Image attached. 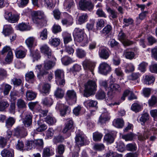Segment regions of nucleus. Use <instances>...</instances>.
Listing matches in <instances>:
<instances>
[{
  "instance_id": "f257e3e1",
  "label": "nucleus",
  "mask_w": 157,
  "mask_h": 157,
  "mask_svg": "<svg viewBox=\"0 0 157 157\" xmlns=\"http://www.w3.org/2000/svg\"><path fill=\"white\" fill-rule=\"evenodd\" d=\"M33 14L34 23L36 24L38 27L41 28L46 26L47 21L43 12L40 11H34Z\"/></svg>"
},
{
  "instance_id": "f03ea898",
  "label": "nucleus",
  "mask_w": 157,
  "mask_h": 157,
  "mask_svg": "<svg viewBox=\"0 0 157 157\" xmlns=\"http://www.w3.org/2000/svg\"><path fill=\"white\" fill-rule=\"evenodd\" d=\"M84 95L87 97L95 94L97 85L95 81L89 80L85 85Z\"/></svg>"
},
{
  "instance_id": "7ed1b4c3",
  "label": "nucleus",
  "mask_w": 157,
  "mask_h": 157,
  "mask_svg": "<svg viewBox=\"0 0 157 157\" xmlns=\"http://www.w3.org/2000/svg\"><path fill=\"white\" fill-rule=\"evenodd\" d=\"M83 30L79 28H76L74 30L73 35L75 40L77 42L80 43L81 45L84 46L87 44L89 42L87 37H84Z\"/></svg>"
},
{
  "instance_id": "20e7f679",
  "label": "nucleus",
  "mask_w": 157,
  "mask_h": 157,
  "mask_svg": "<svg viewBox=\"0 0 157 157\" xmlns=\"http://www.w3.org/2000/svg\"><path fill=\"white\" fill-rule=\"evenodd\" d=\"M79 7L83 10L88 9L89 10H92L94 6L91 2L86 0H81L79 2Z\"/></svg>"
},
{
  "instance_id": "39448f33",
  "label": "nucleus",
  "mask_w": 157,
  "mask_h": 157,
  "mask_svg": "<svg viewBox=\"0 0 157 157\" xmlns=\"http://www.w3.org/2000/svg\"><path fill=\"white\" fill-rule=\"evenodd\" d=\"M5 18L11 23L17 22L19 19V16L17 15H12V13L8 11L6 12L4 15Z\"/></svg>"
},
{
  "instance_id": "423d86ee",
  "label": "nucleus",
  "mask_w": 157,
  "mask_h": 157,
  "mask_svg": "<svg viewBox=\"0 0 157 157\" xmlns=\"http://www.w3.org/2000/svg\"><path fill=\"white\" fill-rule=\"evenodd\" d=\"M111 70L110 66L106 63L104 62L101 63L99 67V71L101 74L107 75Z\"/></svg>"
},
{
  "instance_id": "0eeeda50",
  "label": "nucleus",
  "mask_w": 157,
  "mask_h": 157,
  "mask_svg": "<svg viewBox=\"0 0 157 157\" xmlns=\"http://www.w3.org/2000/svg\"><path fill=\"white\" fill-rule=\"evenodd\" d=\"M33 115L31 113L25 115V117L23 119V123L26 127L30 126L32 124Z\"/></svg>"
},
{
  "instance_id": "6e6552de",
  "label": "nucleus",
  "mask_w": 157,
  "mask_h": 157,
  "mask_svg": "<svg viewBox=\"0 0 157 157\" xmlns=\"http://www.w3.org/2000/svg\"><path fill=\"white\" fill-rule=\"evenodd\" d=\"M83 66L84 69L89 70L93 74V71L95 64L89 60H85L83 63Z\"/></svg>"
},
{
  "instance_id": "1a4fd4ad",
  "label": "nucleus",
  "mask_w": 157,
  "mask_h": 157,
  "mask_svg": "<svg viewBox=\"0 0 157 157\" xmlns=\"http://www.w3.org/2000/svg\"><path fill=\"white\" fill-rule=\"evenodd\" d=\"M41 53L47 55L48 58H50L51 57L52 51L49 47L46 44L41 46L40 48Z\"/></svg>"
},
{
  "instance_id": "9d476101",
  "label": "nucleus",
  "mask_w": 157,
  "mask_h": 157,
  "mask_svg": "<svg viewBox=\"0 0 157 157\" xmlns=\"http://www.w3.org/2000/svg\"><path fill=\"white\" fill-rule=\"evenodd\" d=\"M75 140L78 146H81L84 144V141L85 140V136L83 134H78L76 135Z\"/></svg>"
},
{
  "instance_id": "9b49d317",
  "label": "nucleus",
  "mask_w": 157,
  "mask_h": 157,
  "mask_svg": "<svg viewBox=\"0 0 157 157\" xmlns=\"http://www.w3.org/2000/svg\"><path fill=\"white\" fill-rule=\"evenodd\" d=\"M66 96L69 99L73 100L76 102L77 99L76 94L73 90H68L66 93Z\"/></svg>"
},
{
  "instance_id": "f8f14e48",
  "label": "nucleus",
  "mask_w": 157,
  "mask_h": 157,
  "mask_svg": "<svg viewBox=\"0 0 157 157\" xmlns=\"http://www.w3.org/2000/svg\"><path fill=\"white\" fill-rule=\"evenodd\" d=\"M99 55L101 58L107 59L109 56V54L108 50L104 48L101 49L99 52Z\"/></svg>"
},
{
  "instance_id": "ddd939ff",
  "label": "nucleus",
  "mask_w": 157,
  "mask_h": 157,
  "mask_svg": "<svg viewBox=\"0 0 157 157\" xmlns=\"http://www.w3.org/2000/svg\"><path fill=\"white\" fill-rule=\"evenodd\" d=\"M1 86L0 89L3 90L4 94L5 95H8L12 88V86L9 84H2Z\"/></svg>"
},
{
  "instance_id": "4468645a",
  "label": "nucleus",
  "mask_w": 157,
  "mask_h": 157,
  "mask_svg": "<svg viewBox=\"0 0 157 157\" xmlns=\"http://www.w3.org/2000/svg\"><path fill=\"white\" fill-rule=\"evenodd\" d=\"M61 106L63 107V109L60 110V114L62 116H64L70 113L71 109L69 106L64 105H61Z\"/></svg>"
},
{
  "instance_id": "2eb2a0df",
  "label": "nucleus",
  "mask_w": 157,
  "mask_h": 157,
  "mask_svg": "<svg viewBox=\"0 0 157 157\" xmlns=\"http://www.w3.org/2000/svg\"><path fill=\"white\" fill-rule=\"evenodd\" d=\"M42 66L41 65H38L36 67V70L39 73L37 74V77H39L40 76H43L48 73V72L45 70H41Z\"/></svg>"
},
{
  "instance_id": "dca6fc26",
  "label": "nucleus",
  "mask_w": 157,
  "mask_h": 157,
  "mask_svg": "<svg viewBox=\"0 0 157 157\" xmlns=\"http://www.w3.org/2000/svg\"><path fill=\"white\" fill-rule=\"evenodd\" d=\"M54 95L56 98H62L64 95V90L61 88L58 87L55 91Z\"/></svg>"
},
{
  "instance_id": "f3484780",
  "label": "nucleus",
  "mask_w": 157,
  "mask_h": 157,
  "mask_svg": "<svg viewBox=\"0 0 157 157\" xmlns=\"http://www.w3.org/2000/svg\"><path fill=\"white\" fill-rule=\"evenodd\" d=\"M121 87L118 84H113L111 85L110 87V91L108 93V95H111L110 94L111 91H116L119 92L121 90Z\"/></svg>"
},
{
  "instance_id": "a211bd4d",
  "label": "nucleus",
  "mask_w": 157,
  "mask_h": 157,
  "mask_svg": "<svg viewBox=\"0 0 157 157\" xmlns=\"http://www.w3.org/2000/svg\"><path fill=\"white\" fill-rule=\"evenodd\" d=\"M1 155L2 157H14V152L5 149L1 152Z\"/></svg>"
},
{
  "instance_id": "6ab92c4d",
  "label": "nucleus",
  "mask_w": 157,
  "mask_h": 157,
  "mask_svg": "<svg viewBox=\"0 0 157 157\" xmlns=\"http://www.w3.org/2000/svg\"><path fill=\"white\" fill-rule=\"evenodd\" d=\"M75 3L73 0H65L64 6V8L68 11L73 7Z\"/></svg>"
},
{
  "instance_id": "aec40b11",
  "label": "nucleus",
  "mask_w": 157,
  "mask_h": 157,
  "mask_svg": "<svg viewBox=\"0 0 157 157\" xmlns=\"http://www.w3.org/2000/svg\"><path fill=\"white\" fill-rule=\"evenodd\" d=\"M36 96V94L31 90H28L26 92V96L29 100H32L35 99Z\"/></svg>"
},
{
  "instance_id": "412c9836",
  "label": "nucleus",
  "mask_w": 157,
  "mask_h": 157,
  "mask_svg": "<svg viewBox=\"0 0 157 157\" xmlns=\"http://www.w3.org/2000/svg\"><path fill=\"white\" fill-rule=\"evenodd\" d=\"M55 64L52 61H46L44 63L43 67L44 69L48 70L51 69L54 66Z\"/></svg>"
},
{
  "instance_id": "4be33fe9",
  "label": "nucleus",
  "mask_w": 157,
  "mask_h": 157,
  "mask_svg": "<svg viewBox=\"0 0 157 157\" xmlns=\"http://www.w3.org/2000/svg\"><path fill=\"white\" fill-rule=\"evenodd\" d=\"M113 125L117 128H121L124 126V121L122 119L117 118L114 121Z\"/></svg>"
},
{
  "instance_id": "5701e85b",
  "label": "nucleus",
  "mask_w": 157,
  "mask_h": 157,
  "mask_svg": "<svg viewBox=\"0 0 157 157\" xmlns=\"http://www.w3.org/2000/svg\"><path fill=\"white\" fill-rule=\"evenodd\" d=\"M37 124L38 127L36 130L39 132H41L44 131L47 128V126L45 124H43L41 121H37Z\"/></svg>"
},
{
  "instance_id": "b1692460",
  "label": "nucleus",
  "mask_w": 157,
  "mask_h": 157,
  "mask_svg": "<svg viewBox=\"0 0 157 157\" xmlns=\"http://www.w3.org/2000/svg\"><path fill=\"white\" fill-rule=\"evenodd\" d=\"M15 121L16 119L14 118L9 117L6 120V126L8 128L11 127L15 123Z\"/></svg>"
},
{
  "instance_id": "393cba45",
  "label": "nucleus",
  "mask_w": 157,
  "mask_h": 157,
  "mask_svg": "<svg viewBox=\"0 0 157 157\" xmlns=\"http://www.w3.org/2000/svg\"><path fill=\"white\" fill-rule=\"evenodd\" d=\"M3 32L5 36H8L13 33L12 28L10 25H4Z\"/></svg>"
},
{
  "instance_id": "a878e982",
  "label": "nucleus",
  "mask_w": 157,
  "mask_h": 157,
  "mask_svg": "<svg viewBox=\"0 0 157 157\" xmlns=\"http://www.w3.org/2000/svg\"><path fill=\"white\" fill-rule=\"evenodd\" d=\"M60 40L57 38H51L49 40V44L52 46L56 47L60 44Z\"/></svg>"
},
{
  "instance_id": "bb28decb",
  "label": "nucleus",
  "mask_w": 157,
  "mask_h": 157,
  "mask_svg": "<svg viewBox=\"0 0 157 157\" xmlns=\"http://www.w3.org/2000/svg\"><path fill=\"white\" fill-rule=\"evenodd\" d=\"M61 22L63 25H71L73 23V19L71 16H69L67 18L62 19Z\"/></svg>"
},
{
  "instance_id": "cd10ccee",
  "label": "nucleus",
  "mask_w": 157,
  "mask_h": 157,
  "mask_svg": "<svg viewBox=\"0 0 157 157\" xmlns=\"http://www.w3.org/2000/svg\"><path fill=\"white\" fill-rule=\"evenodd\" d=\"M96 98L99 100H102L105 98L106 96L105 93L101 89L99 90L95 95Z\"/></svg>"
},
{
  "instance_id": "c85d7f7f",
  "label": "nucleus",
  "mask_w": 157,
  "mask_h": 157,
  "mask_svg": "<svg viewBox=\"0 0 157 157\" xmlns=\"http://www.w3.org/2000/svg\"><path fill=\"white\" fill-rule=\"evenodd\" d=\"M73 125V122L72 120H70L66 124L65 127L63 130V133H66L69 130L72 128Z\"/></svg>"
},
{
  "instance_id": "c756f323",
  "label": "nucleus",
  "mask_w": 157,
  "mask_h": 157,
  "mask_svg": "<svg viewBox=\"0 0 157 157\" xmlns=\"http://www.w3.org/2000/svg\"><path fill=\"white\" fill-rule=\"evenodd\" d=\"M53 100L50 98L46 97L43 99L42 102L45 105L50 106L53 103Z\"/></svg>"
},
{
  "instance_id": "7c9ffc66",
  "label": "nucleus",
  "mask_w": 157,
  "mask_h": 157,
  "mask_svg": "<svg viewBox=\"0 0 157 157\" xmlns=\"http://www.w3.org/2000/svg\"><path fill=\"white\" fill-rule=\"evenodd\" d=\"M61 61L63 64L64 65H67L73 62L71 58L67 56L63 57Z\"/></svg>"
},
{
  "instance_id": "2f4dec72",
  "label": "nucleus",
  "mask_w": 157,
  "mask_h": 157,
  "mask_svg": "<svg viewBox=\"0 0 157 157\" xmlns=\"http://www.w3.org/2000/svg\"><path fill=\"white\" fill-rule=\"evenodd\" d=\"M51 88L49 84L45 83L42 86V89L40 90L41 92L44 94H48Z\"/></svg>"
},
{
  "instance_id": "473e14b6",
  "label": "nucleus",
  "mask_w": 157,
  "mask_h": 157,
  "mask_svg": "<svg viewBox=\"0 0 157 157\" xmlns=\"http://www.w3.org/2000/svg\"><path fill=\"white\" fill-rule=\"evenodd\" d=\"M9 104L6 101L2 100L0 101V111H3L9 106Z\"/></svg>"
},
{
  "instance_id": "72a5a7b5",
  "label": "nucleus",
  "mask_w": 157,
  "mask_h": 157,
  "mask_svg": "<svg viewBox=\"0 0 157 157\" xmlns=\"http://www.w3.org/2000/svg\"><path fill=\"white\" fill-rule=\"evenodd\" d=\"M46 122L50 125H52L56 122L55 118L52 116H48L45 118Z\"/></svg>"
},
{
  "instance_id": "f704fd0d",
  "label": "nucleus",
  "mask_w": 157,
  "mask_h": 157,
  "mask_svg": "<svg viewBox=\"0 0 157 157\" xmlns=\"http://www.w3.org/2000/svg\"><path fill=\"white\" fill-rule=\"evenodd\" d=\"M124 55L125 57L128 59H132L134 57V53L128 50H126L124 51Z\"/></svg>"
},
{
  "instance_id": "c9c22d12",
  "label": "nucleus",
  "mask_w": 157,
  "mask_h": 157,
  "mask_svg": "<svg viewBox=\"0 0 157 157\" xmlns=\"http://www.w3.org/2000/svg\"><path fill=\"white\" fill-rule=\"evenodd\" d=\"M109 119V117L107 114H105V115L104 114H102L100 117L98 121L101 124H103Z\"/></svg>"
},
{
  "instance_id": "e433bc0d",
  "label": "nucleus",
  "mask_w": 157,
  "mask_h": 157,
  "mask_svg": "<svg viewBox=\"0 0 157 157\" xmlns=\"http://www.w3.org/2000/svg\"><path fill=\"white\" fill-rule=\"evenodd\" d=\"M16 57L18 58H24L26 55L25 51L21 50H18L15 52Z\"/></svg>"
},
{
  "instance_id": "4c0bfd02",
  "label": "nucleus",
  "mask_w": 157,
  "mask_h": 157,
  "mask_svg": "<svg viewBox=\"0 0 157 157\" xmlns=\"http://www.w3.org/2000/svg\"><path fill=\"white\" fill-rule=\"evenodd\" d=\"M76 54L78 57L79 58H82L85 57L86 55V53L84 50L78 48L76 50Z\"/></svg>"
},
{
  "instance_id": "58836bf2",
  "label": "nucleus",
  "mask_w": 157,
  "mask_h": 157,
  "mask_svg": "<svg viewBox=\"0 0 157 157\" xmlns=\"http://www.w3.org/2000/svg\"><path fill=\"white\" fill-rule=\"evenodd\" d=\"M154 80L155 78L153 76L147 75L145 77L144 81L146 84L149 85L152 83Z\"/></svg>"
},
{
  "instance_id": "ea45409f",
  "label": "nucleus",
  "mask_w": 157,
  "mask_h": 157,
  "mask_svg": "<svg viewBox=\"0 0 157 157\" xmlns=\"http://www.w3.org/2000/svg\"><path fill=\"white\" fill-rule=\"evenodd\" d=\"M55 79L64 77V72L63 70L57 69L55 71Z\"/></svg>"
},
{
  "instance_id": "a19ab883",
  "label": "nucleus",
  "mask_w": 157,
  "mask_h": 157,
  "mask_svg": "<svg viewBox=\"0 0 157 157\" xmlns=\"http://www.w3.org/2000/svg\"><path fill=\"white\" fill-rule=\"evenodd\" d=\"M157 103V97L152 96L148 101L149 106H153Z\"/></svg>"
},
{
  "instance_id": "79ce46f5",
  "label": "nucleus",
  "mask_w": 157,
  "mask_h": 157,
  "mask_svg": "<svg viewBox=\"0 0 157 157\" xmlns=\"http://www.w3.org/2000/svg\"><path fill=\"white\" fill-rule=\"evenodd\" d=\"M123 24L124 25L123 27H128L130 25H132L133 23V20L131 18L128 19L124 18L123 19Z\"/></svg>"
},
{
  "instance_id": "37998d69",
  "label": "nucleus",
  "mask_w": 157,
  "mask_h": 157,
  "mask_svg": "<svg viewBox=\"0 0 157 157\" xmlns=\"http://www.w3.org/2000/svg\"><path fill=\"white\" fill-rule=\"evenodd\" d=\"M35 40V38L32 36L28 38L25 40V43L28 47L31 48Z\"/></svg>"
},
{
  "instance_id": "c03bdc74",
  "label": "nucleus",
  "mask_w": 157,
  "mask_h": 157,
  "mask_svg": "<svg viewBox=\"0 0 157 157\" xmlns=\"http://www.w3.org/2000/svg\"><path fill=\"white\" fill-rule=\"evenodd\" d=\"M106 10L113 19L116 18L117 17V13L115 10L111 9L109 7L107 8Z\"/></svg>"
},
{
  "instance_id": "a18cd8bd",
  "label": "nucleus",
  "mask_w": 157,
  "mask_h": 157,
  "mask_svg": "<svg viewBox=\"0 0 157 157\" xmlns=\"http://www.w3.org/2000/svg\"><path fill=\"white\" fill-rule=\"evenodd\" d=\"M56 82L58 85L63 87L65 83L64 77L56 79Z\"/></svg>"
},
{
  "instance_id": "49530a36",
  "label": "nucleus",
  "mask_w": 157,
  "mask_h": 157,
  "mask_svg": "<svg viewBox=\"0 0 157 157\" xmlns=\"http://www.w3.org/2000/svg\"><path fill=\"white\" fill-rule=\"evenodd\" d=\"M102 135L98 132H96L93 134V139L94 141H98L101 140L102 137Z\"/></svg>"
},
{
  "instance_id": "de8ad7c7",
  "label": "nucleus",
  "mask_w": 157,
  "mask_h": 157,
  "mask_svg": "<svg viewBox=\"0 0 157 157\" xmlns=\"http://www.w3.org/2000/svg\"><path fill=\"white\" fill-rule=\"evenodd\" d=\"M149 116L148 113H145L142 115V116L140 118V122L143 123L142 124H144L147 121L149 120Z\"/></svg>"
},
{
  "instance_id": "09e8293b",
  "label": "nucleus",
  "mask_w": 157,
  "mask_h": 157,
  "mask_svg": "<svg viewBox=\"0 0 157 157\" xmlns=\"http://www.w3.org/2000/svg\"><path fill=\"white\" fill-rule=\"evenodd\" d=\"M17 107L20 108H25L26 106L25 102L21 99H19L17 100Z\"/></svg>"
},
{
  "instance_id": "8fccbe9b",
  "label": "nucleus",
  "mask_w": 157,
  "mask_h": 157,
  "mask_svg": "<svg viewBox=\"0 0 157 157\" xmlns=\"http://www.w3.org/2000/svg\"><path fill=\"white\" fill-rule=\"evenodd\" d=\"M104 139L105 140L109 143H112L114 140L113 137L110 134H107L105 135L104 136Z\"/></svg>"
},
{
  "instance_id": "3c124183",
  "label": "nucleus",
  "mask_w": 157,
  "mask_h": 157,
  "mask_svg": "<svg viewBox=\"0 0 157 157\" xmlns=\"http://www.w3.org/2000/svg\"><path fill=\"white\" fill-rule=\"evenodd\" d=\"M88 17L86 14H83L79 17L78 19V23L79 24H82L85 22Z\"/></svg>"
},
{
  "instance_id": "603ef678",
  "label": "nucleus",
  "mask_w": 157,
  "mask_h": 157,
  "mask_svg": "<svg viewBox=\"0 0 157 157\" xmlns=\"http://www.w3.org/2000/svg\"><path fill=\"white\" fill-rule=\"evenodd\" d=\"M96 13L99 17L106 18L107 15L105 12H104L102 9H98L96 12Z\"/></svg>"
},
{
  "instance_id": "864d4df0",
  "label": "nucleus",
  "mask_w": 157,
  "mask_h": 157,
  "mask_svg": "<svg viewBox=\"0 0 157 157\" xmlns=\"http://www.w3.org/2000/svg\"><path fill=\"white\" fill-rule=\"evenodd\" d=\"M87 106L89 107H95L98 104L96 101L89 100L86 101Z\"/></svg>"
},
{
  "instance_id": "5fc2aeb1",
  "label": "nucleus",
  "mask_w": 157,
  "mask_h": 157,
  "mask_svg": "<svg viewBox=\"0 0 157 157\" xmlns=\"http://www.w3.org/2000/svg\"><path fill=\"white\" fill-rule=\"evenodd\" d=\"M26 80L29 81V80L33 79L35 75L32 71L28 72L25 75Z\"/></svg>"
},
{
  "instance_id": "6e6d98bb",
  "label": "nucleus",
  "mask_w": 157,
  "mask_h": 157,
  "mask_svg": "<svg viewBox=\"0 0 157 157\" xmlns=\"http://www.w3.org/2000/svg\"><path fill=\"white\" fill-rule=\"evenodd\" d=\"M43 155L44 157H49L51 155L50 150L49 148L47 147L43 149Z\"/></svg>"
},
{
  "instance_id": "4d7b16f0",
  "label": "nucleus",
  "mask_w": 157,
  "mask_h": 157,
  "mask_svg": "<svg viewBox=\"0 0 157 157\" xmlns=\"http://www.w3.org/2000/svg\"><path fill=\"white\" fill-rule=\"evenodd\" d=\"M150 135V132H146L144 133L143 136L140 135L138 136V140H144L148 138Z\"/></svg>"
},
{
  "instance_id": "13d9d810",
  "label": "nucleus",
  "mask_w": 157,
  "mask_h": 157,
  "mask_svg": "<svg viewBox=\"0 0 157 157\" xmlns=\"http://www.w3.org/2000/svg\"><path fill=\"white\" fill-rule=\"evenodd\" d=\"M112 30V27L110 25H107L103 29L102 33L105 34H107L109 33Z\"/></svg>"
},
{
  "instance_id": "bf43d9fd",
  "label": "nucleus",
  "mask_w": 157,
  "mask_h": 157,
  "mask_svg": "<svg viewBox=\"0 0 157 157\" xmlns=\"http://www.w3.org/2000/svg\"><path fill=\"white\" fill-rule=\"evenodd\" d=\"M81 69V66L77 64H75L71 69V71L73 73L79 71Z\"/></svg>"
},
{
  "instance_id": "052dcab7",
  "label": "nucleus",
  "mask_w": 157,
  "mask_h": 157,
  "mask_svg": "<svg viewBox=\"0 0 157 157\" xmlns=\"http://www.w3.org/2000/svg\"><path fill=\"white\" fill-rule=\"evenodd\" d=\"M52 30L54 33H57L61 31V29L59 25L55 24L52 27Z\"/></svg>"
},
{
  "instance_id": "680f3d73",
  "label": "nucleus",
  "mask_w": 157,
  "mask_h": 157,
  "mask_svg": "<svg viewBox=\"0 0 157 157\" xmlns=\"http://www.w3.org/2000/svg\"><path fill=\"white\" fill-rule=\"evenodd\" d=\"M105 21L103 19H100L98 20L96 23V27L98 29H101L104 26Z\"/></svg>"
},
{
  "instance_id": "e2e57ef3",
  "label": "nucleus",
  "mask_w": 157,
  "mask_h": 157,
  "mask_svg": "<svg viewBox=\"0 0 157 157\" xmlns=\"http://www.w3.org/2000/svg\"><path fill=\"white\" fill-rule=\"evenodd\" d=\"M126 148L128 150L133 151L136 150V145L132 144H129L127 145Z\"/></svg>"
},
{
  "instance_id": "0e129e2a",
  "label": "nucleus",
  "mask_w": 157,
  "mask_h": 157,
  "mask_svg": "<svg viewBox=\"0 0 157 157\" xmlns=\"http://www.w3.org/2000/svg\"><path fill=\"white\" fill-rule=\"evenodd\" d=\"M6 71L4 69H0V80H2L7 76Z\"/></svg>"
},
{
  "instance_id": "69168bd1",
  "label": "nucleus",
  "mask_w": 157,
  "mask_h": 157,
  "mask_svg": "<svg viewBox=\"0 0 157 157\" xmlns=\"http://www.w3.org/2000/svg\"><path fill=\"white\" fill-rule=\"evenodd\" d=\"M148 65L147 63L143 62L139 65V69L142 72H144L146 67Z\"/></svg>"
},
{
  "instance_id": "338daca9",
  "label": "nucleus",
  "mask_w": 157,
  "mask_h": 157,
  "mask_svg": "<svg viewBox=\"0 0 157 157\" xmlns=\"http://www.w3.org/2000/svg\"><path fill=\"white\" fill-rule=\"evenodd\" d=\"M140 106L138 104L135 103L132 104L131 108L132 110L135 112H138L140 109Z\"/></svg>"
},
{
  "instance_id": "774afa93",
  "label": "nucleus",
  "mask_w": 157,
  "mask_h": 157,
  "mask_svg": "<svg viewBox=\"0 0 157 157\" xmlns=\"http://www.w3.org/2000/svg\"><path fill=\"white\" fill-rule=\"evenodd\" d=\"M18 29L22 31L29 29L27 26L25 24L23 23L20 24L18 25Z\"/></svg>"
}]
</instances>
